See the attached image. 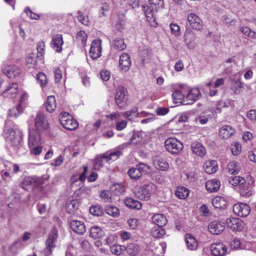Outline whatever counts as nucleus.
Listing matches in <instances>:
<instances>
[{
	"instance_id": "f257e3e1",
	"label": "nucleus",
	"mask_w": 256,
	"mask_h": 256,
	"mask_svg": "<svg viewBox=\"0 0 256 256\" xmlns=\"http://www.w3.org/2000/svg\"><path fill=\"white\" fill-rule=\"evenodd\" d=\"M4 132L8 135L6 136L7 142L14 146H20L22 142L23 134L22 131L18 128H8L6 126Z\"/></svg>"
},
{
	"instance_id": "f03ea898",
	"label": "nucleus",
	"mask_w": 256,
	"mask_h": 256,
	"mask_svg": "<svg viewBox=\"0 0 256 256\" xmlns=\"http://www.w3.org/2000/svg\"><path fill=\"white\" fill-rule=\"evenodd\" d=\"M156 189V186L152 183L149 182L140 187L136 192V196L140 200H148L151 194L154 192Z\"/></svg>"
},
{
	"instance_id": "7ed1b4c3",
	"label": "nucleus",
	"mask_w": 256,
	"mask_h": 256,
	"mask_svg": "<svg viewBox=\"0 0 256 256\" xmlns=\"http://www.w3.org/2000/svg\"><path fill=\"white\" fill-rule=\"evenodd\" d=\"M59 120L61 125L66 129L70 130H75L78 126L76 120L66 112H62L59 116Z\"/></svg>"
},
{
	"instance_id": "20e7f679",
	"label": "nucleus",
	"mask_w": 256,
	"mask_h": 256,
	"mask_svg": "<svg viewBox=\"0 0 256 256\" xmlns=\"http://www.w3.org/2000/svg\"><path fill=\"white\" fill-rule=\"evenodd\" d=\"M58 238V230L56 228H53L48 234L46 240V247L44 252L46 256L50 255L56 247V242Z\"/></svg>"
},
{
	"instance_id": "39448f33",
	"label": "nucleus",
	"mask_w": 256,
	"mask_h": 256,
	"mask_svg": "<svg viewBox=\"0 0 256 256\" xmlns=\"http://www.w3.org/2000/svg\"><path fill=\"white\" fill-rule=\"evenodd\" d=\"M114 98L116 105L120 108H124L128 104L126 102L128 100L126 89L123 86L118 87L116 90Z\"/></svg>"
},
{
	"instance_id": "423d86ee",
	"label": "nucleus",
	"mask_w": 256,
	"mask_h": 256,
	"mask_svg": "<svg viewBox=\"0 0 256 256\" xmlns=\"http://www.w3.org/2000/svg\"><path fill=\"white\" fill-rule=\"evenodd\" d=\"M228 182L233 186H240L242 190L240 194L244 196H248L252 194V192L246 185L245 180L241 176H231L228 178Z\"/></svg>"
},
{
	"instance_id": "0eeeda50",
	"label": "nucleus",
	"mask_w": 256,
	"mask_h": 256,
	"mask_svg": "<svg viewBox=\"0 0 256 256\" xmlns=\"http://www.w3.org/2000/svg\"><path fill=\"white\" fill-rule=\"evenodd\" d=\"M165 147L171 154H178L183 149V144L177 139L169 138L165 141Z\"/></svg>"
},
{
	"instance_id": "6e6552de",
	"label": "nucleus",
	"mask_w": 256,
	"mask_h": 256,
	"mask_svg": "<svg viewBox=\"0 0 256 256\" xmlns=\"http://www.w3.org/2000/svg\"><path fill=\"white\" fill-rule=\"evenodd\" d=\"M200 92L198 88H193L190 89L186 86V94L184 95V104H191L198 99Z\"/></svg>"
},
{
	"instance_id": "1a4fd4ad",
	"label": "nucleus",
	"mask_w": 256,
	"mask_h": 256,
	"mask_svg": "<svg viewBox=\"0 0 256 256\" xmlns=\"http://www.w3.org/2000/svg\"><path fill=\"white\" fill-rule=\"evenodd\" d=\"M34 130L40 132H44L48 128V123L44 113H38L34 120Z\"/></svg>"
},
{
	"instance_id": "9d476101",
	"label": "nucleus",
	"mask_w": 256,
	"mask_h": 256,
	"mask_svg": "<svg viewBox=\"0 0 256 256\" xmlns=\"http://www.w3.org/2000/svg\"><path fill=\"white\" fill-rule=\"evenodd\" d=\"M142 8L150 24L152 26L156 27L158 23L156 21V14L157 11H156V8H154L153 9L150 5H143Z\"/></svg>"
},
{
	"instance_id": "9b49d317",
	"label": "nucleus",
	"mask_w": 256,
	"mask_h": 256,
	"mask_svg": "<svg viewBox=\"0 0 256 256\" xmlns=\"http://www.w3.org/2000/svg\"><path fill=\"white\" fill-rule=\"evenodd\" d=\"M187 20L191 28L196 30H200L203 28L202 20L194 13H190L187 16Z\"/></svg>"
},
{
	"instance_id": "f8f14e48",
	"label": "nucleus",
	"mask_w": 256,
	"mask_h": 256,
	"mask_svg": "<svg viewBox=\"0 0 256 256\" xmlns=\"http://www.w3.org/2000/svg\"><path fill=\"white\" fill-rule=\"evenodd\" d=\"M102 40L100 39L94 40L91 44L89 51L90 56L93 59H96L102 55Z\"/></svg>"
},
{
	"instance_id": "ddd939ff",
	"label": "nucleus",
	"mask_w": 256,
	"mask_h": 256,
	"mask_svg": "<svg viewBox=\"0 0 256 256\" xmlns=\"http://www.w3.org/2000/svg\"><path fill=\"white\" fill-rule=\"evenodd\" d=\"M234 213L239 216H246L250 212V206L246 204L238 203L235 204L233 206Z\"/></svg>"
},
{
	"instance_id": "4468645a",
	"label": "nucleus",
	"mask_w": 256,
	"mask_h": 256,
	"mask_svg": "<svg viewBox=\"0 0 256 256\" xmlns=\"http://www.w3.org/2000/svg\"><path fill=\"white\" fill-rule=\"evenodd\" d=\"M226 224L232 230L241 231L244 226L243 222L239 218H230L226 220Z\"/></svg>"
},
{
	"instance_id": "2eb2a0df",
	"label": "nucleus",
	"mask_w": 256,
	"mask_h": 256,
	"mask_svg": "<svg viewBox=\"0 0 256 256\" xmlns=\"http://www.w3.org/2000/svg\"><path fill=\"white\" fill-rule=\"evenodd\" d=\"M210 249L212 254L214 256H224L227 252L226 246L222 242L212 244Z\"/></svg>"
},
{
	"instance_id": "dca6fc26",
	"label": "nucleus",
	"mask_w": 256,
	"mask_h": 256,
	"mask_svg": "<svg viewBox=\"0 0 256 256\" xmlns=\"http://www.w3.org/2000/svg\"><path fill=\"white\" fill-rule=\"evenodd\" d=\"M196 35L190 28H186L184 36V41L188 48L192 49L195 47Z\"/></svg>"
},
{
	"instance_id": "f3484780",
	"label": "nucleus",
	"mask_w": 256,
	"mask_h": 256,
	"mask_svg": "<svg viewBox=\"0 0 256 256\" xmlns=\"http://www.w3.org/2000/svg\"><path fill=\"white\" fill-rule=\"evenodd\" d=\"M224 223L218 220L212 222L208 226L209 232L213 234H220L224 230Z\"/></svg>"
},
{
	"instance_id": "a211bd4d",
	"label": "nucleus",
	"mask_w": 256,
	"mask_h": 256,
	"mask_svg": "<svg viewBox=\"0 0 256 256\" xmlns=\"http://www.w3.org/2000/svg\"><path fill=\"white\" fill-rule=\"evenodd\" d=\"M41 136L40 132L34 128L30 129L28 132V146L39 145L40 142Z\"/></svg>"
},
{
	"instance_id": "6ab92c4d",
	"label": "nucleus",
	"mask_w": 256,
	"mask_h": 256,
	"mask_svg": "<svg viewBox=\"0 0 256 256\" xmlns=\"http://www.w3.org/2000/svg\"><path fill=\"white\" fill-rule=\"evenodd\" d=\"M118 65L122 70L126 72L129 70L131 65V58L128 54L124 52L120 56Z\"/></svg>"
},
{
	"instance_id": "aec40b11",
	"label": "nucleus",
	"mask_w": 256,
	"mask_h": 256,
	"mask_svg": "<svg viewBox=\"0 0 256 256\" xmlns=\"http://www.w3.org/2000/svg\"><path fill=\"white\" fill-rule=\"evenodd\" d=\"M3 72L10 78H15L18 76L21 72L19 68L14 65L6 66L2 69Z\"/></svg>"
},
{
	"instance_id": "412c9836",
	"label": "nucleus",
	"mask_w": 256,
	"mask_h": 256,
	"mask_svg": "<svg viewBox=\"0 0 256 256\" xmlns=\"http://www.w3.org/2000/svg\"><path fill=\"white\" fill-rule=\"evenodd\" d=\"M42 178L38 176H26L25 177L22 184V187L23 189H26V186H36L42 184Z\"/></svg>"
},
{
	"instance_id": "4be33fe9",
	"label": "nucleus",
	"mask_w": 256,
	"mask_h": 256,
	"mask_svg": "<svg viewBox=\"0 0 256 256\" xmlns=\"http://www.w3.org/2000/svg\"><path fill=\"white\" fill-rule=\"evenodd\" d=\"M191 149L194 154L200 157L204 156L206 154L204 147L199 142L195 141L192 142Z\"/></svg>"
},
{
	"instance_id": "5701e85b",
	"label": "nucleus",
	"mask_w": 256,
	"mask_h": 256,
	"mask_svg": "<svg viewBox=\"0 0 256 256\" xmlns=\"http://www.w3.org/2000/svg\"><path fill=\"white\" fill-rule=\"evenodd\" d=\"M186 86H181L172 93V96L176 103L180 102L184 104L186 94Z\"/></svg>"
},
{
	"instance_id": "b1692460",
	"label": "nucleus",
	"mask_w": 256,
	"mask_h": 256,
	"mask_svg": "<svg viewBox=\"0 0 256 256\" xmlns=\"http://www.w3.org/2000/svg\"><path fill=\"white\" fill-rule=\"evenodd\" d=\"M64 42L62 36L60 34H58L54 36L52 40V47L58 52H60L62 50V46Z\"/></svg>"
},
{
	"instance_id": "393cba45",
	"label": "nucleus",
	"mask_w": 256,
	"mask_h": 256,
	"mask_svg": "<svg viewBox=\"0 0 256 256\" xmlns=\"http://www.w3.org/2000/svg\"><path fill=\"white\" fill-rule=\"evenodd\" d=\"M72 229L79 234H84L86 230V226L83 222L76 220H72L70 222Z\"/></svg>"
},
{
	"instance_id": "a878e982",
	"label": "nucleus",
	"mask_w": 256,
	"mask_h": 256,
	"mask_svg": "<svg viewBox=\"0 0 256 256\" xmlns=\"http://www.w3.org/2000/svg\"><path fill=\"white\" fill-rule=\"evenodd\" d=\"M84 168V172H83L80 174V175H74L71 178V184L72 186H74L76 184V182H79L80 184L82 186L84 184V182L86 180V174L88 170V167L86 166H83ZM81 189H82V187L81 188Z\"/></svg>"
},
{
	"instance_id": "bb28decb",
	"label": "nucleus",
	"mask_w": 256,
	"mask_h": 256,
	"mask_svg": "<svg viewBox=\"0 0 256 256\" xmlns=\"http://www.w3.org/2000/svg\"><path fill=\"white\" fill-rule=\"evenodd\" d=\"M230 90L235 94H240L243 90V84L240 82V78L232 79Z\"/></svg>"
},
{
	"instance_id": "cd10ccee",
	"label": "nucleus",
	"mask_w": 256,
	"mask_h": 256,
	"mask_svg": "<svg viewBox=\"0 0 256 256\" xmlns=\"http://www.w3.org/2000/svg\"><path fill=\"white\" fill-rule=\"evenodd\" d=\"M220 183L219 180L213 179L206 182V188L210 192H217L220 188Z\"/></svg>"
},
{
	"instance_id": "c85d7f7f",
	"label": "nucleus",
	"mask_w": 256,
	"mask_h": 256,
	"mask_svg": "<svg viewBox=\"0 0 256 256\" xmlns=\"http://www.w3.org/2000/svg\"><path fill=\"white\" fill-rule=\"evenodd\" d=\"M234 133V130L230 126H223L219 132V135L223 139H228Z\"/></svg>"
},
{
	"instance_id": "c756f323",
	"label": "nucleus",
	"mask_w": 256,
	"mask_h": 256,
	"mask_svg": "<svg viewBox=\"0 0 256 256\" xmlns=\"http://www.w3.org/2000/svg\"><path fill=\"white\" fill-rule=\"evenodd\" d=\"M152 220L153 223L160 227L164 226L168 222L166 217L161 214H154Z\"/></svg>"
},
{
	"instance_id": "7c9ffc66",
	"label": "nucleus",
	"mask_w": 256,
	"mask_h": 256,
	"mask_svg": "<svg viewBox=\"0 0 256 256\" xmlns=\"http://www.w3.org/2000/svg\"><path fill=\"white\" fill-rule=\"evenodd\" d=\"M204 168L207 174H212L217 171L218 168V163L216 160H210L205 162Z\"/></svg>"
},
{
	"instance_id": "2f4dec72",
	"label": "nucleus",
	"mask_w": 256,
	"mask_h": 256,
	"mask_svg": "<svg viewBox=\"0 0 256 256\" xmlns=\"http://www.w3.org/2000/svg\"><path fill=\"white\" fill-rule=\"evenodd\" d=\"M45 105L46 110L48 112L50 113L54 112L56 108V100L54 96H48Z\"/></svg>"
},
{
	"instance_id": "473e14b6",
	"label": "nucleus",
	"mask_w": 256,
	"mask_h": 256,
	"mask_svg": "<svg viewBox=\"0 0 256 256\" xmlns=\"http://www.w3.org/2000/svg\"><path fill=\"white\" fill-rule=\"evenodd\" d=\"M240 168V164L236 161L230 162L227 166V170L228 172L232 174H238Z\"/></svg>"
},
{
	"instance_id": "72a5a7b5",
	"label": "nucleus",
	"mask_w": 256,
	"mask_h": 256,
	"mask_svg": "<svg viewBox=\"0 0 256 256\" xmlns=\"http://www.w3.org/2000/svg\"><path fill=\"white\" fill-rule=\"evenodd\" d=\"M185 240L188 248L190 250H195L198 247V242L196 239L190 234H187L185 236Z\"/></svg>"
},
{
	"instance_id": "f704fd0d",
	"label": "nucleus",
	"mask_w": 256,
	"mask_h": 256,
	"mask_svg": "<svg viewBox=\"0 0 256 256\" xmlns=\"http://www.w3.org/2000/svg\"><path fill=\"white\" fill-rule=\"evenodd\" d=\"M111 46L114 49L118 51L123 50L126 47L124 40L120 38H116L112 41Z\"/></svg>"
},
{
	"instance_id": "c9c22d12",
	"label": "nucleus",
	"mask_w": 256,
	"mask_h": 256,
	"mask_svg": "<svg viewBox=\"0 0 256 256\" xmlns=\"http://www.w3.org/2000/svg\"><path fill=\"white\" fill-rule=\"evenodd\" d=\"M212 204L215 208L224 209L226 207V201L222 196H216L212 199Z\"/></svg>"
},
{
	"instance_id": "e433bc0d",
	"label": "nucleus",
	"mask_w": 256,
	"mask_h": 256,
	"mask_svg": "<svg viewBox=\"0 0 256 256\" xmlns=\"http://www.w3.org/2000/svg\"><path fill=\"white\" fill-rule=\"evenodd\" d=\"M124 202L126 206L130 208L140 210L142 208V204L140 202L132 198H126L124 200Z\"/></svg>"
},
{
	"instance_id": "4c0bfd02",
	"label": "nucleus",
	"mask_w": 256,
	"mask_h": 256,
	"mask_svg": "<svg viewBox=\"0 0 256 256\" xmlns=\"http://www.w3.org/2000/svg\"><path fill=\"white\" fill-rule=\"evenodd\" d=\"M87 34L84 30H80L77 33L76 41L79 46L84 47L86 44Z\"/></svg>"
},
{
	"instance_id": "58836bf2",
	"label": "nucleus",
	"mask_w": 256,
	"mask_h": 256,
	"mask_svg": "<svg viewBox=\"0 0 256 256\" xmlns=\"http://www.w3.org/2000/svg\"><path fill=\"white\" fill-rule=\"evenodd\" d=\"M106 162V154H102L96 156L94 164L95 170H100L104 166V162Z\"/></svg>"
},
{
	"instance_id": "ea45409f",
	"label": "nucleus",
	"mask_w": 256,
	"mask_h": 256,
	"mask_svg": "<svg viewBox=\"0 0 256 256\" xmlns=\"http://www.w3.org/2000/svg\"><path fill=\"white\" fill-rule=\"evenodd\" d=\"M79 202L76 200H72L66 204V209L67 212L73 214L75 210H78L79 206Z\"/></svg>"
},
{
	"instance_id": "a19ab883",
	"label": "nucleus",
	"mask_w": 256,
	"mask_h": 256,
	"mask_svg": "<svg viewBox=\"0 0 256 256\" xmlns=\"http://www.w3.org/2000/svg\"><path fill=\"white\" fill-rule=\"evenodd\" d=\"M126 250L127 253L132 256H135L140 251L139 246L136 244H130L126 246Z\"/></svg>"
},
{
	"instance_id": "79ce46f5",
	"label": "nucleus",
	"mask_w": 256,
	"mask_h": 256,
	"mask_svg": "<svg viewBox=\"0 0 256 256\" xmlns=\"http://www.w3.org/2000/svg\"><path fill=\"white\" fill-rule=\"evenodd\" d=\"M189 192L190 191L188 188L182 186L177 188L175 192V194L180 199H185L188 196Z\"/></svg>"
},
{
	"instance_id": "37998d69",
	"label": "nucleus",
	"mask_w": 256,
	"mask_h": 256,
	"mask_svg": "<svg viewBox=\"0 0 256 256\" xmlns=\"http://www.w3.org/2000/svg\"><path fill=\"white\" fill-rule=\"evenodd\" d=\"M103 234V230L98 226H92L90 229V235L94 239L100 238Z\"/></svg>"
},
{
	"instance_id": "c03bdc74",
	"label": "nucleus",
	"mask_w": 256,
	"mask_h": 256,
	"mask_svg": "<svg viewBox=\"0 0 256 256\" xmlns=\"http://www.w3.org/2000/svg\"><path fill=\"white\" fill-rule=\"evenodd\" d=\"M156 168L160 170L165 171L169 168L168 162L164 159L156 160L154 162Z\"/></svg>"
},
{
	"instance_id": "a18cd8bd",
	"label": "nucleus",
	"mask_w": 256,
	"mask_h": 256,
	"mask_svg": "<svg viewBox=\"0 0 256 256\" xmlns=\"http://www.w3.org/2000/svg\"><path fill=\"white\" fill-rule=\"evenodd\" d=\"M23 111V108L20 104H18L9 110L8 116L10 117L16 118Z\"/></svg>"
},
{
	"instance_id": "49530a36",
	"label": "nucleus",
	"mask_w": 256,
	"mask_h": 256,
	"mask_svg": "<svg viewBox=\"0 0 256 256\" xmlns=\"http://www.w3.org/2000/svg\"><path fill=\"white\" fill-rule=\"evenodd\" d=\"M240 30L248 38L254 40L256 38V32L249 28L242 26L240 28Z\"/></svg>"
},
{
	"instance_id": "de8ad7c7",
	"label": "nucleus",
	"mask_w": 256,
	"mask_h": 256,
	"mask_svg": "<svg viewBox=\"0 0 256 256\" xmlns=\"http://www.w3.org/2000/svg\"><path fill=\"white\" fill-rule=\"evenodd\" d=\"M18 85L16 83L10 84L4 92L11 94L12 97L14 98L18 92Z\"/></svg>"
},
{
	"instance_id": "09e8293b",
	"label": "nucleus",
	"mask_w": 256,
	"mask_h": 256,
	"mask_svg": "<svg viewBox=\"0 0 256 256\" xmlns=\"http://www.w3.org/2000/svg\"><path fill=\"white\" fill-rule=\"evenodd\" d=\"M106 213L113 217H117L120 215V210L116 207L108 205L105 208Z\"/></svg>"
},
{
	"instance_id": "8fccbe9b",
	"label": "nucleus",
	"mask_w": 256,
	"mask_h": 256,
	"mask_svg": "<svg viewBox=\"0 0 256 256\" xmlns=\"http://www.w3.org/2000/svg\"><path fill=\"white\" fill-rule=\"evenodd\" d=\"M122 154V152L120 150H116L110 152L108 154H106V162L110 163L111 161L116 160Z\"/></svg>"
},
{
	"instance_id": "3c124183",
	"label": "nucleus",
	"mask_w": 256,
	"mask_h": 256,
	"mask_svg": "<svg viewBox=\"0 0 256 256\" xmlns=\"http://www.w3.org/2000/svg\"><path fill=\"white\" fill-rule=\"evenodd\" d=\"M128 174L131 178L134 180H138L142 176V174L138 170L136 166L130 168L128 172Z\"/></svg>"
},
{
	"instance_id": "603ef678",
	"label": "nucleus",
	"mask_w": 256,
	"mask_h": 256,
	"mask_svg": "<svg viewBox=\"0 0 256 256\" xmlns=\"http://www.w3.org/2000/svg\"><path fill=\"white\" fill-rule=\"evenodd\" d=\"M112 190L114 194L120 195L125 192L126 188L121 184H115L112 186Z\"/></svg>"
},
{
	"instance_id": "864d4df0",
	"label": "nucleus",
	"mask_w": 256,
	"mask_h": 256,
	"mask_svg": "<svg viewBox=\"0 0 256 256\" xmlns=\"http://www.w3.org/2000/svg\"><path fill=\"white\" fill-rule=\"evenodd\" d=\"M123 116L128 120H131L132 118L136 116H140L136 108H133L130 110L124 112L123 114Z\"/></svg>"
},
{
	"instance_id": "5fc2aeb1",
	"label": "nucleus",
	"mask_w": 256,
	"mask_h": 256,
	"mask_svg": "<svg viewBox=\"0 0 256 256\" xmlns=\"http://www.w3.org/2000/svg\"><path fill=\"white\" fill-rule=\"evenodd\" d=\"M112 252L116 255H120L126 251V246L122 245L114 244L110 247Z\"/></svg>"
},
{
	"instance_id": "6e6d98bb",
	"label": "nucleus",
	"mask_w": 256,
	"mask_h": 256,
	"mask_svg": "<svg viewBox=\"0 0 256 256\" xmlns=\"http://www.w3.org/2000/svg\"><path fill=\"white\" fill-rule=\"evenodd\" d=\"M151 233L152 236L157 238H160L166 234L164 230L160 226L157 228H154Z\"/></svg>"
},
{
	"instance_id": "4d7b16f0",
	"label": "nucleus",
	"mask_w": 256,
	"mask_h": 256,
	"mask_svg": "<svg viewBox=\"0 0 256 256\" xmlns=\"http://www.w3.org/2000/svg\"><path fill=\"white\" fill-rule=\"evenodd\" d=\"M36 79L38 83L42 88L44 87L47 83V78L46 74L43 72H39L36 74Z\"/></svg>"
},
{
	"instance_id": "13d9d810",
	"label": "nucleus",
	"mask_w": 256,
	"mask_h": 256,
	"mask_svg": "<svg viewBox=\"0 0 256 256\" xmlns=\"http://www.w3.org/2000/svg\"><path fill=\"white\" fill-rule=\"evenodd\" d=\"M78 20L82 24L89 26L90 22L88 16H84L82 12L80 10L78 12Z\"/></svg>"
},
{
	"instance_id": "bf43d9fd",
	"label": "nucleus",
	"mask_w": 256,
	"mask_h": 256,
	"mask_svg": "<svg viewBox=\"0 0 256 256\" xmlns=\"http://www.w3.org/2000/svg\"><path fill=\"white\" fill-rule=\"evenodd\" d=\"M102 208L100 206L98 205L92 206L90 208V213L94 216H102Z\"/></svg>"
},
{
	"instance_id": "052dcab7",
	"label": "nucleus",
	"mask_w": 256,
	"mask_h": 256,
	"mask_svg": "<svg viewBox=\"0 0 256 256\" xmlns=\"http://www.w3.org/2000/svg\"><path fill=\"white\" fill-rule=\"evenodd\" d=\"M150 5L154 9L156 8V11H158L160 8H162L164 6V0H149Z\"/></svg>"
},
{
	"instance_id": "680f3d73",
	"label": "nucleus",
	"mask_w": 256,
	"mask_h": 256,
	"mask_svg": "<svg viewBox=\"0 0 256 256\" xmlns=\"http://www.w3.org/2000/svg\"><path fill=\"white\" fill-rule=\"evenodd\" d=\"M136 166L140 172L142 174V176L143 174H145L148 173V170L150 169V166L142 162L137 164Z\"/></svg>"
},
{
	"instance_id": "e2e57ef3",
	"label": "nucleus",
	"mask_w": 256,
	"mask_h": 256,
	"mask_svg": "<svg viewBox=\"0 0 256 256\" xmlns=\"http://www.w3.org/2000/svg\"><path fill=\"white\" fill-rule=\"evenodd\" d=\"M110 10V6L109 4L106 2H104L102 4L101 6L100 7V10L99 12V14L100 17L102 16H107V14L106 12H109Z\"/></svg>"
},
{
	"instance_id": "0e129e2a",
	"label": "nucleus",
	"mask_w": 256,
	"mask_h": 256,
	"mask_svg": "<svg viewBox=\"0 0 256 256\" xmlns=\"http://www.w3.org/2000/svg\"><path fill=\"white\" fill-rule=\"evenodd\" d=\"M100 196L105 202H111L112 194L108 190H104L100 192Z\"/></svg>"
},
{
	"instance_id": "69168bd1",
	"label": "nucleus",
	"mask_w": 256,
	"mask_h": 256,
	"mask_svg": "<svg viewBox=\"0 0 256 256\" xmlns=\"http://www.w3.org/2000/svg\"><path fill=\"white\" fill-rule=\"evenodd\" d=\"M45 44L44 42H40L37 44L38 56L37 57H41L44 52Z\"/></svg>"
},
{
	"instance_id": "338daca9",
	"label": "nucleus",
	"mask_w": 256,
	"mask_h": 256,
	"mask_svg": "<svg viewBox=\"0 0 256 256\" xmlns=\"http://www.w3.org/2000/svg\"><path fill=\"white\" fill-rule=\"evenodd\" d=\"M170 26L173 34L176 36L180 34V27L176 24L172 23Z\"/></svg>"
},
{
	"instance_id": "774afa93",
	"label": "nucleus",
	"mask_w": 256,
	"mask_h": 256,
	"mask_svg": "<svg viewBox=\"0 0 256 256\" xmlns=\"http://www.w3.org/2000/svg\"><path fill=\"white\" fill-rule=\"evenodd\" d=\"M101 79L104 81H108L110 77V72L106 70H102L100 72Z\"/></svg>"
}]
</instances>
